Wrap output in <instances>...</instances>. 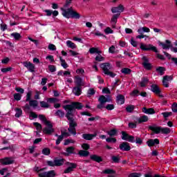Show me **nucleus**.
Wrapping results in <instances>:
<instances>
[{
  "label": "nucleus",
  "instance_id": "7ed1b4c3",
  "mask_svg": "<svg viewBox=\"0 0 177 177\" xmlns=\"http://www.w3.org/2000/svg\"><path fill=\"white\" fill-rule=\"evenodd\" d=\"M39 118L44 122L46 125L43 129L44 133L46 135H52L55 132V129H53V124L50 121L46 120V118L44 115H39Z\"/></svg>",
  "mask_w": 177,
  "mask_h": 177
},
{
  "label": "nucleus",
  "instance_id": "72a5a7b5",
  "mask_svg": "<svg viewBox=\"0 0 177 177\" xmlns=\"http://www.w3.org/2000/svg\"><path fill=\"white\" fill-rule=\"evenodd\" d=\"M80 157H88L89 156V151L86 150H80L78 152Z\"/></svg>",
  "mask_w": 177,
  "mask_h": 177
},
{
  "label": "nucleus",
  "instance_id": "a878e982",
  "mask_svg": "<svg viewBox=\"0 0 177 177\" xmlns=\"http://www.w3.org/2000/svg\"><path fill=\"white\" fill-rule=\"evenodd\" d=\"M73 92L74 95H75V96H80V95L82 93V90L81 89V86H77V87H74Z\"/></svg>",
  "mask_w": 177,
  "mask_h": 177
},
{
  "label": "nucleus",
  "instance_id": "412c9836",
  "mask_svg": "<svg viewBox=\"0 0 177 177\" xmlns=\"http://www.w3.org/2000/svg\"><path fill=\"white\" fill-rule=\"evenodd\" d=\"M116 102L118 104H124L125 103V97L119 94L116 97Z\"/></svg>",
  "mask_w": 177,
  "mask_h": 177
},
{
  "label": "nucleus",
  "instance_id": "13d9d810",
  "mask_svg": "<svg viewBox=\"0 0 177 177\" xmlns=\"http://www.w3.org/2000/svg\"><path fill=\"white\" fill-rule=\"evenodd\" d=\"M162 115H163L164 118H168V117L172 115V112H163Z\"/></svg>",
  "mask_w": 177,
  "mask_h": 177
},
{
  "label": "nucleus",
  "instance_id": "39448f33",
  "mask_svg": "<svg viewBox=\"0 0 177 177\" xmlns=\"http://www.w3.org/2000/svg\"><path fill=\"white\" fill-rule=\"evenodd\" d=\"M66 162V159L55 158L54 160H48L47 165L49 167H62Z\"/></svg>",
  "mask_w": 177,
  "mask_h": 177
},
{
  "label": "nucleus",
  "instance_id": "c756f323",
  "mask_svg": "<svg viewBox=\"0 0 177 177\" xmlns=\"http://www.w3.org/2000/svg\"><path fill=\"white\" fill-rule=\"evenodd\" d=\"M137 32H138V34H143L144 32H150V28L144 26L142 28H140Z\"/></svg>",
  "mask_w": 177,
  "mask_h": 177
},
{
  "label": "nucleus",
  "instance_id": "680f3d73",
  "mask_svg": "<svg viewBox=\"0 0 177 177\" xmlns=\"http://www.w3.org/2000/svg\"><path fill=\"white\" fill-rule=\"evenodd\" d=\"M48 70L50 71V73H55V71H56V66L54 65H49Z\"/></svg>",
  "mask_w": 177,
  "mask_h": 177
},
{
  "label": "nucleus",
  "instance_id": "b1692460",
  "mask_svg": "<svg viewBox=\"0 0 177 177\" xmlns=\"http://www.w3.org/2000/svg\"><path fill=\"white\" fill-rule=\"evenodd\" d=\"M149 129L154 132V133H156L158 135V133H161V127H154V126H149Z\"/></svg>",
  "mask_w": 177,
  "mask_h": 177
},
{
  "label": "nucleus",
  "instance_id": "20e7f679",
  "mask_svg": "<svg viewBox=\"0 0 177 177\" xmlns=\"http://www.w3.org/2000/svg\"><path fill=\"white\" fill-rule=\"evenodd\" d=\"M100 67L102 68L103 73L105 75H109V77H111V78H114V77H115V74L111 72L113 66L110 63H103L100 65Z\"/></svg>",
  "mask_w": 177,
  "mask_h": 177
},
{
  "label": "nucleus",
  "instance_id": "f03ea898",
  "mask_svg": "<svg viewBox=\"0 0 177 177\" xmlns=\"http://www.w3.org/2000/svg\"><path fill=\"white\" fill-rule=\"evenodd\" d=\"M71 2H73V0L66 1V3L64 4V8H61V10L62 12V14L64 17H66V19H80L81 17V15L77 12V11L74 10L73 7L68 8Z\"/></svg>",
  "mask_w": 177,
  "mask_h": 177
},
{
  "label": "nucleus",
  "instance_id": "3c124183",
  "mask_svg": "<svg viewBox=\"0 0 177 177\" xmlns=\"http://www.w3.org/2000/svg\"><path fill=\"white\" fill-rule=\"evenodd\" d=\"M106 142H107V143H115L117 142V139L114 138H107L106 139Z\"/></svg>",
  "mask_w": 177,
  "mask_h": 177
},
{
  "label": "nucleus",
  "instance_id": "0e129e2a",
  "mask_svg": "<svg viewBox=\"0 0 177 177\" xmlns=\"http://www.w3.org/2000/svg\"><path fill=\"white\" fill-rule=\"evenodd\" d=\"M114 104H107L105 108L106 109V110L109 111H111V110H114Z\"/></svg>",
  "mask_w": 177,
  "mask_h": 177
},
{
  "label": "nucleus",
  "instance_id": "6e6552de",
  "mask_svg": "<svg viewBox=\"0 0 177 177\" xmlns=\"http://www.w3.org/2000/svg\"><path fill=\"white\" fill-rule=\"evenodd\" d=\"M142 60V66L145 70L150 71L151 68H153V66H151V64L149 62V59H147V57L143 56Z\"/></svg>",
  "mask_w": 177,
  "mask_h": 177
},
{
  "label": "nucleus",
  "instance_id": "473e14b6",
  "mask_svg": "<svg viewBox=\"0 0 177 177\" xmlns=\"http://www.w3.org/2000/svg\"><path fill=\"white\" fill-rule=\"evenodd\" d=\"M33 125L36 127V129L37 131H36V135L39 134V132H41L42 130V125L38 122H33Z\"/></svg>",
  "mask_w": 177,
  "mask_h": 177
},
{
  "label": "nucleus",
  "instance_id": "69168bd1",
  "mask_svg": "<svg viewBox=\"0 0 177 177\" xmlns=\"http://www.w3.org/2000/svg\"><path fill=\"white\" fill-rule=\"evenodd\" d=\"M63 139H64L63 135L59 136L58 138L56 140V145H60V142H62Z\"/></svg>",
  "mask_w": 177,
  "mask_h": 177
},
{
  "label": "nucleus",
  "instance_id": "de8ad7c7",
  "mask_svg": "<svg viewBox=\"0 0 177 177\" xmlns=\"http://www.w3.org/2000/svg\"><path fill=\"white\" fill-rule=\"evenodd\" d=\"M40 106L43 109H49V104L45 101L40 102Z\"/></svg>",
  "mask_w": 177,
  "mask_h": 177
},
{
  "label": "nucleus",
  "instance_id": "dca6fc26",
  "mask_svg": "<svg viewBox=\"0 0 177 177\" xmlns=\"http://www.w3.org/2000/svg\"><path fill=\"white\" fill-rule=\"evenodd\" d=\"M24 67H26L30 73H35V65L31 62H24Z\"/></svg>",
  "mask_w": 177,
  "mask_h": 177
},
{
  "label": "nucleus",
  "instance_id": "aec40b11",
  "mask_svg": "<svg viewBox=\"0 0 177 177\" xmlns=\"http://www.w3.org/2000/svg\"><path fill=\"white\" fill-rule=\"evenodd\" d=\"M165 43L160 42L159 45H160L162 49H169V48H172V44H171V41L166 40Z\"/></svg>",
  "mask_w": 177,
  "mask_h": 177
},
{
  "label": "nucleus",
  "instance_id": "338daca9",
  "mask_svg": "<svg viewBox=\"0 0 177 177\" xmlns=\"http://www.w3.org/2000/svg\"><path fill=\"white\" fill-rule=\"evenodd\" d=\"M136 143L137 145H142L143 143V140L139 137H136Z\"/></svg>",
  "mask_w": 177,
  "mask_h": 177
},
{
  "label": "nucleus",
  "instance_id": "ea45409f",
  "mask_svg": "<svg viewBox=\"0 0 177 177\" xmlns=\"http://www.w3.org/2000/svg\"><path fill=\"white\" fill-rule=\"evenodd\" d=\"M11 37H13V38L15 39V41H19L21 39V35L19 32H14L11 34Z\"/></svg>",
  "mask_w": 177,
  "mask_h": 177
},
{
  "label": "nucleus",
  "instance_id": "1a4fd4ad",
  "mask_svg": "<svg viewBox=\"0 0 177 177\" xmlns=\"http://www.w3.org/2000/svg\"><path fill=\"white\" fill-rule=\"evenodd\" d=\"M66 165H68V168H66L64 171V174H70V172H73V171H74V169H75V168H77V164L76 163L67 162Z\"/></svg>",
  "mask_w": 177,
  "mask_h": 177
},
{
  "label": "nucleus",
  "instance_id": "7c9ffc66",
  "mask_svg": "<svg viewBox=\"0 0 177 177\" xmlns=\"http://www.w3.org/2000/svg\"><path fill=\"white\" fill-rule=\"evenodd\" d=\"M89 53H91V55H93L95 53H97V55H100V53H102V51L99 50V48H91L89 49Z\"/></svg>",
  "mask_w": 177,
  "mask_h": 177
},
{
  "label": "nucleus",
  "instance_id": "c85d7f7f",
  "mask_svg": "<svg viewBox=\"0 0 177 177\" xmlns=\"http://www.w3.org/2000/svg\"><path fill=\"white\" fill-rule=\"evenodd\" d=\"M75 148L74 147H68L66 148V153H64L65 156H68L70 154H74V151Z\"/></svg>",
  "mask_w": 177,
  "mask_h": 177
},
{
  "label": "nucleus",
  "instance_id": "79ce46f5",
  "mask_svg": "<svg viewBox=\"0 0 177 177\" xmlns=\"http://www.w3.org/2000/svg\"><path fill=\"white\" fill-rule=\"evenodd\" d=\"M156 71H157V73H158V74H160V75H164L165 71V68H164L162 66H159L156 68Z\"/></svg>",
  "mask_w": 177,
  "mask_h": 177
},
{
  "label": "nucleus",
  "instance_id": "f704fd0d",
  "mask_svg": "<svg viewBox=\"0 0 177 177\" xmlns=\"http://www.w3.org/2000/svg\"><path fill=\"white\" fill-rule=\"evenodd\" d=\"M117 129H111L110 131H108L106 132V133L111 137V138H113V136H117Z\"/></svg>",
  "mask_w": 177,
  "mask_h": 177
},
{
  "label": "nucleus",
  "instance_id": "a19ab883",
  "mask_svg": "<svg viewBox=\"0 0 177 177\" xmlns=\"http://www.w3.org/2000/svg\"><path fill=\"white\" fill-rule=\"evenodd\" d=\"M15 117L16 118H19V117H21V114H23V111L20 108L15 109Z\"/></svg>",
  "mask_w": 177,
  "mask_h": 177
},
{
  "label": "nucleus",
  "instance_id": "e2e57ef3",
  "mask_svg": "<svg viewBox=\"0 0 177 177\" xmlns=\"http://www.w3.org/2000/svg\"><path fill=\"white\" fill-rule=\"evenodd\" d=\"M82 147L84 149V150H89L91 146L87 143H84L82 145Z\"/></svg>",
  "mask_w": 177,
  "mask_h": 177
},
{
  "label": "nucleus",
  "instance_id": "864d4df0",
  "mask_svg": "<svg viewBox=\"0 0 177 177\" xmlns=\"http://www.w3.org/2000/svg\"><path fill=\"white\" fill-rule=\"evenodd\" d=\"M14 99L19 102V100H21V94L20 93H15L14 94Z\"/></svg>",
  "mask_w": 177,
  "mask_h": 177
},
{
  "label": "nucleus",
  "instance_id": "e433bc0d",
  "mask_svg": "<svg viewBox=\"0 0 177 177\" xmlns=\"http://www.w3.org/2000/svg\"><path fill=\"white\" fill-rule=\"evenodd\" d=\"M111 160L113 162H115V164H118L120 161H121V156H120V155L113 156L111 157Z\"/></svg>",
  "mask_w": 177,
  "mask_h": 177
},
{
  "label": "nucleus",
  "instance_id": "58836bf2",
  "mask_svg": "<svg viewBox=\"0 0 177 177\" xmlns=\"http://www.w3.org/2000/svg\"><path fill=\"white\" fill-rule=\"evenodd\" d=\"M161 133L163 135H168V133H171V129L168 127H162Z\"/></svg>",
  "mask_w": 177,
  "mask_h": 177
},
{
  "label": "nucleus",
  "instance_id": "0eeeda50",
  "mask_svg": "<svg viewBox=\"0 0 177 177\" xmlns=\"http://www.w3.org/2000/svg\"><path fill=\"white\" fill-rule=\"evenodd\" d=\"M121 133L122 140H127L130 142V143H135V137L133 136H129V134L127 133V131H122Z\"/></svg>",
  "mask_w": 177,
  "mask_h": 177
},
{
  "label": "nucleus",
  "instance_id": "2f4dec72",
  "mask_svg": "<svg viewBox=\"0 0 177 177\" xmlns=\"http://www.w3.org/2000/svg\"><path fill=\"white\" fill-rule=\"evenodd\" d=\"M149 82V79L147 77H142L141 82H140V85L142 88H145L146 85H147Z\"/></svg>",
  "mask_w": 177,
  "mask_h": 177
},
{
  "label": "nucleus",
  "instance_id": "bb28decb",
  "mask_svg": "<svg viewBox=\"0 0 177 177\" xmlns=\"http://www.w3.org/2000/svg\"><path fill=\"white\" fill-rule=\"evenodd\" d=\"M138 124H142V122H147L149 121V117L147 115H142L137 119Z\"/></svg>",
  "mask_w": 177,
  "mask_h": 177
},
{
  "label": "nucleus",
  "instance_id": "c03bdc74",
  "mask_svg": "<svg viewBox=\"0 0 177 177\" xmlns=\"http://www.w3.org/2000/svg\"><path fill=\"white\" fill-rule=\"evenodd\" d=\"M59 60L61 62V66H62L64 68H67V67H68V64H67L66 60L63 59L62 57H59Z\"/></svg>",
  "mask_w": 177,
  "mask_h": 177
},
{
  "label": "nucleus",
  "instance_id": "a211bd4d",
  "mask_svg": "<svg viewBox=\"0 0 177 177\" xmlns=\"http://www.w3.org/2000/svg\"><path fill=\"white\" fill-rule=\"evenodd\" d=\"M119 17H120V13L115 14L113 15V17L111 19V24L112 26V28H115V24H117V21H118Z\"/></svg>",
  "mask_w": 177,
  "mask_h": 177
},
{
  "label": "nucleus",
  "instance_id": "49530a36",
  "mask_svg": "<svg viewBox=\"0 0 177 177\" xmlns=\"http://www.w3.org/2000/svg\"><path fill=\"white\" fill-rule=\"evenodd\" d=\"M135 110V106L133 105H129L126 107V111L127 113H132Z\"/></svg>",
  "mask_w": 177,
  "mask_h": 177
},
{
  "label": "nucleus",
  "instance_id": "603ef678",
  "mask_svg": "<svg viewBox=\"0 0 177 177\" xmlns=\"http://www.w3.org/2000/svg\"><path fill=\"white\" fill-rule=\"evenodd\" d=\"M47 102L48 103H57V102H59V100L57 98L50 97L48 98Z\"/></svg>",
  "mask_w": 177,
  "mask_h": 177
},
{
  "label": "nucleus",
  "instance_id": "5fc2aeb1",
  "mask_svg": "<svg viewBox=\"0 0 177 177\" xmlns=\"http://www.w3.org/2000/svg\"><path fill=\"white\" fill-rule=\"evenodd\" d=\"M104 60V57H103L100 54H98V55L95 57L96 62H103Z\"/></svg>",
  "mask_w": 177,
  "mask_h": 177
},
{
  "label": "nucleus",
  "instance_id": "6ab92c4d",
  "mask_svg": "<svg viewBox=\"0 0 177 177\" xmlns=\"http://www.w3.org/2000/svg\"><path fill=\"white\" fill-rule=\"evenodd\" d=\"M109 98L105 97L104 95H101L99 99L98 102L102 104H105V103H110L111 102V98H110V96H108Z\"/></svg>",
  "mask_w": 177,
  "mask_h": 177
},
{
  "label": "nucleus",
  "instance_id": "423d86ee",
  "mask_svg": "<svg viewBox=\"0 0 177 177\" xmlns=\"http://www.w3.org/2000/svg\"><path fill=\"white\" fill-rule=\"evenodd\" d=\"M140 48V49H142V50H152V52H155V53H158V50H157V47L153 46V44L146 45L141 44Z\"/></svg>",
  "mask_w": 177,
  "mask_h": 177
},
{
  "label": "nucleus",
  "instance_id": "4c0bfd02",
  "mask_svg": "<svg viewBox=\"0 0 177 177\" xmlns=\"http://www.w3.org/2000/svg\"><path fill=\"white\" fill-rule=\"evenodd\" d=\"M66 46L68 48H71V49H75L77 48V45L70 40L66 41Z\"/></svg>",
  "mask_w": 177,
  "mask_h": 177
},
{
  "label": "nucleus",
  "instance_id": "ddd939ff",
  "mask_svg": "<svg viewBox=\"0 0 177 177\" xmlns=\"http://www.w3.org/2000/svg\"><path fill=\"white\" fill-rule=\"evenodd\" d=\"M151 91L153 92V93H156V95H159L160 97H164L162 95H160V93H161V90L157 84H152L151 86Z\"/></svg>",
  "mask_w": 177,
  "mask_h": 177
},
{
  "label": "nucleus",
  "instance_id": "09e8293b",
  "mask_svg": "<svg viewBox=\"0 0 177 177\" xmlns=\"http://www.w3.org/2000/svg\"><path fill=\"white\" fill-rule=\"evenodd\" d=\"M42 154H44V156H49L50 154V149L49 148H44L41 151Z\"/></svg>",
  "mask_w": 177,
  "mask_h": 177
},
{
  "label": "nucleus",
  "instance_id": "f8f14e48",
  "mask_svg": "<svg viewBox=\"0 0 177 177\" xmlns=\"http://www.w3.org/2000/svg\"><path fill=\"white\" fill-rule=\"evenodd\" d=\"M119 149L122 151H129L131 150V145L127 142H123L120 145Z\"/></svg>",
  "mask_w": 177,
  "mask_h": 177
},
{
  "label": "nucleus",
  "instance_id": "393cba45",
  "mask_svg": "<svg viewBox=\"0 0 177 177\" xmlns=\"http://www.w3.org/2000/svg\"><path fill=\"white\" fill-rule=\"evenodd\" d=\"M142 113H145V114H156V111H154V109L153 108H146L143 107L142 109Z\"/></svg>",
  "mask_w": 177,
  "mask_h": 177
},
{
  "label": "nucleus",
  "instance_id": "4be33fe9",
  "mask_svg": "<svg viewBox=\"0 0 177 177\" xmlns=\"http://www.w3.org/2000/svg\"><path fill=\"white\" fill-rule=\"evenodd\" d=\"M82 137L85 140H92L93 138H96V134L84 133V134H82Z\"/></svg>",
  "mask_w": 177,
  "mask_h": 177
},
{
  "label": "nucleus",
  "instance_id": "5701e85b",
  "mask_svg": "<svg viewBox=\"0 0 177 177\" xmlns=\"http://www.w3.org/2000/svg\"><path fill=\"white\" fill-rule=\"evenodd\" d=\"M90 158L93 161H95V162H102V161H103V158H102L101 156H99L96 154L91 155Z\"/></svg>",
  "mask_w": 177,
  "mask_h": 177
},
{
  "label": "nucleus",
  "instance_id": "4d7b16f0",
  "mask_svg": "<svg viewBox=\"0 0 177 177\" xmlns=\"http://www.w3.org/2000/svg\"><path fill=\"white\" fill-rule=\"evenodd\" d=\"M171 110L173 113H177V103L174 102L171 105Z\"/></svg>",
  "mask_w": 177,
  "mask_h": 177
},
{
  "label": "nucleus",
  "instance_id": "f257e3e1",
  "mask_svg": "<svg viewBox=\"0 0 177 177\" xmlns=\"http://www.w3.org/2000/svg\"><path fill=\"white\" fill-rule=\"evenodd\" d=\"M62 107L66 113H65L62 110L58 109L55 113V115L59 118H64L65 115L68 121V132L72 133V135H77L75 127L77 126V124L74 119V117H75V110H82L84 106H82L81 102H72L71 104L64 105Z\"/></svg>",
  "mask_w": 177,
  "mask_h": 177
},
{
  "label": "nucleus",
  "instance_id": "052dcab7",
  "mask_svg": "<svg viewBox=\"0 0 177 177\" xmlns=\"http://www.w3.org/2000/svg\"><path fill=\"white\" fill-rule=\"evenodd\" d=\"M142 174L140 173H131L129 174V177H141Z\"/></svg>",
  "mask_w": 177,
  "mask_h": 177
},
{
  "label": "nucleus",
  "instance_id": "6e6d98bb",
  "mask_svg": "<svg viewBox=\"0 0 177 177\" xmlns=\"http://www.w3.org/2000/svg\"><path fill=\"white\" fill-rule=\"evenodd\" d=\"M70 143H75V141L74 140H70V139L65 140L64 142V145L67 146L68 145H70Z\"/></svg>",
  "mask_w": 177,
  "mask_h": 177
},
{
  "label": "nucleus",
  "instance_id": "8fccbe9b",
  "mask_svg": "<svg viewBox=\"0 0 177 177\" xmlns=\"http://www.w3.org/2000/svg\"><path fill=\"white\" fill-rule=\"evenodd\" d=\"M96 93V91H95L93 88H89L87 91V95L88 97L93 96Z\"/></svg>",
  "mask_w": 177,
  "mask_h": 177
},
{
  "label": "nucleus",
  "instance_id": "37998d69",
  "mask_svg": "<svg viewBox=\"0 0 177 177\" xmlns=\"http://www.w3.org/2000/svg\"><path fill=\"white\" fill-rule=\"evenodd\" d=\"M29 106L34 107V109H35V107L38 106V101L35 100H32L29 101Z\"/></svg>",
  "mask_w": 177,
  "mask_h": 177
},
{
  "label": "nucleus",
  "instance_id": "774afa93",
  "mask_svg": "<svg viewBox=\"0 0 177 177\" xmlns=\"http://www.w3.org/2000/svg\"><path fill=\"white\" fill-rule=\"evenodd\" d=\"M31 95H32V92L29 91L26 95V102H30L31 100Z\"/></svg>",
  "mask_w": 177,
  "mask_h": 177
},
{
  "label": "nucleus",
  "instance_id": "2eb2a0df",
  "mask_svg": "<svg viewBox=\"0 0 177 177\" xmlns=\"http://www.w3.org/2000/svg\"><path fill=\"white\" fill-rule=\"evenodd\" d=\"M174 80V77L172 75H165L163 77L162 84L165 88H168L169 86V83L168 81H172Z\"/></svg>",
  "mask_w": 177,
  "mask_h": 177
},
{
  "label": "nucleus",
  "instance_id": "cd10ccee",
  "mask_svg": "<svg viewBox=\"0 0 177 177\" xmlns=\"http://www.w3.org/2000/svg\"><path fill=\"white\" fill-rule=\"evenodd\" d=\"M75 82L77 86H84V82L82 81V78L78 76L75 77Z\"/></svg>",
  "mask_w": 177,
  "mask_h": 177
},
{
  "label": "nucleus",
  "instance_id": "bf43d9fd",
  "mask_svg": "<svg viewBox=\"0 0 177 177\" xmlns=\"http://www.w3.org/2000/svg\"><path fill=\"white\" fill-rule=\"evenodd\" d=\"M104 32H105V34H113L114 32V31L110 27H107L104 30Z\"/></svg>",
  "mask_w": 177,
  "mask_h": 177
},
{
  "label": "nucleus",
  "instance_id": "9d476101",
  "mask_svg": "<svg viewBox=\"0 0 177 177\" xmlns=\"http://www.w3.org/2000/svg\"><path fill=\"white\" fill-rule=\"evenodd\" d=\"M39 177H55L56 176V172L55 170H50L48 171H44L39 173Z\"/></svg>",
  "mask_w": 177,
  "mask_h": 177
},
{
  "label": "nucleus",
  "instance_id": "9b49d317",
  "mask_svg": "<svg viewBox=\"0 0 177 177\" xmlns=\"http://www.w3.org/2000/svg\"><path fill=\"white\" fill-rule=\"evenodd\" d=\"M13 162H15V160H13L12 158L6 157L0 159V164H1V165H10V164H13Z\"/></svg>",
  "mask_w": 177,
  "mask_h": 177
},
{
  "label": "nucleus",
  "instance_id": "4468645a",
  "mask_svg": "<svg viewBox=\"0 0 177 177\" xmlns=\"http://www.w3.org/2000/svg\"><path fill=\"white\" fill-rule=\"evenodd\" d=\"M124 6L119 5L118 7H113L111 8L112 13H117V15L120 14L121 15V12H124Z\"/></svg>",
  "mask_w": 177,
  "mask_h": 177
},
{
  "label": "nucleus",
  "instance_id": "a18cd8bd",
  "mask_svg": "<svg viewBox=\"0 0 177 177\" xmlns=\"http://www.w3.org/2000/svg\"><path fill=\"white\" fill-rule=\"evenodd\" d=\"M121 73L122 74L128 75V74H131V73H132V70H131L128 68H124L121 70Z\"/></svg>",
  "mask_w": 177,
  "mask_h": 177
},
{
  "label": "nucleus",
  "instance_id": "f3484780",
  "mask_svg": "<svg viewBox=\"0 0 177 177\" xmlns=\"http://www.w3.org/2000/svg\"><path fill=\"white\" fill-rule=\"evenodd\" d=\"M147 145L149 147H153V146H156V145H160V140H158V138L149 139L147 141Z\"/></svg>",
  "mask_w": 177,
  "mask_h": 177
},
{
  "label": "nucleus",
  "instance_id": "c9c22d12",
  "mask_svg": "<svg viewBox=\"0 0 177 177\" xmlns=\"http://www.w3.org/2000/svg\"><path fill=\"white\" fill-rule=\"evenodd\" d=\"M102 174L105 175H114L115 174V171L113 169H106L102 171Z\"/></svg>",
  "mask_w": 177,
  "mask_h": 177
}]
</instances>
